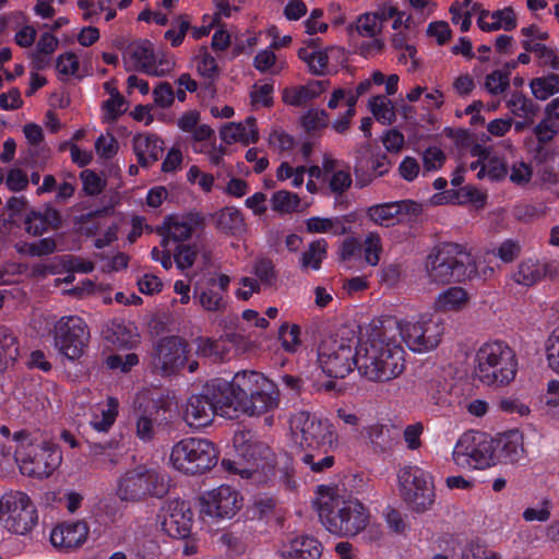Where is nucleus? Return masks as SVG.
<instances>
[{"label":"nucleus","instance_id":"35","mask_svg":"<svg viewBox=\"0 0 559 559\" xmlns=\"http://www.w3.org/2000/svg\"><path fill=\"white\" fill-rule=\"evenodd\" d=\"M468 302V293L463 287L452 286L437 296L435 308L442 312H456L466 308Z\"/></svg>","mask_w":559,"mask_h":559},{"label":"nucleus","instance_id":"38","mask_svg":"<svg viewBox=\"0 0 559 559\" xmlns=\"http://www.w3.org/2000/svg\"><path fill=\"white\" fill-rule=\"evenodd\" d=\"M119 402L116 397L109 396L106 405L99 408V413H95L91 420V426L99 432L108 431L118 415Z\"/></svg>","mask_w":559,"mask_h":559},{"label":"nucleus","instance_id":"28","mask_svg":"<svg viewBox=\"0 0 559 559\" xmlns=\"http://www.w3.org/2000/svg\"><path fill=\"white\" fill-rule=\"evenodd\" d=\"M60 223V213L51 206L31 211L24 219L25 230L33 236H39L49 229L58 228Z\"/></svg>","mask_w":559,"mask_h":559},{"label":"nucleus","instance_id":"40","mask_svg":"<svg viewBox=\"0 0 559 559\" xmlns=\"http://www.w3.org/2000/svg\"><path fill=\"white\" fill-rule=\"evenodd\" d=\"M217 228L224 233L237 235L245 231V219L236 207H225L217 214Z\"/></svg>","mask_w":559,"mask_h":559},{"label":"nucleus","instance_id":"12","mask_svg":"<svg viewBox=\"0 0 559 559\" xmlns=\"http://www.w3.org/2000/svg\"><path fill=\"white\" fill-rule=\"evenodd\" d=\"M402 499L416 513H424L435 502V487L430 475L417 466H404L397 474Z\"/></svg>","mask_w":559,"mask_h":559},{"label":"nucleus","instance_id":"43","mask_svg":"<svg viewBox=\"0 0 559 559\" xmlns=\"http://www.w3.org/2000/svg\"><path fill=\"white\" fill-rule=\"evenodd\" d=\"M326 247L328 243L324 239L312 241L300 257L301 269L319 270L321 262L326 257Z\"/></svg>","mask_w":559,"mask_h":559},{"label":"nucleus","instance_id":"33","mask_svg":"<svg viewBox=\"0 0 559 559\" xmlns=\"http://www.w3.org/2000/svg\"><path fill=\"white\" fill-rule=\"evenodd\" d=\"M367 439L376 452L391 451L399 441V435L393 426L372 424L365 428Z\"/></svg>","mask_w":559,"mask_h":559},{"label":"nucleus","instance_id":"55","mask_svg":"<svg viewBox=\"0 0 559 559\" xmlns=\"http://www.w3.org/2000/svg\"><path fill=\"white\" fill-rule=\"evenodd\" d=\"M197 60V70L200 75L206 79H214L218 75V67L216 60L211 56L206 48H201Z\"/></svg>","mask_w":559,"mask_h":559},{"label":"nucleus","instance_id":"9","mask_svg":"<svg viewBox=\"0 0 559 559\" xmlns=\"http://www.w3.org/2000/svg\"><path fill=\"white\" fill-rule=\"evenodd\" d=\"M407 347L417 353L435 349L444 334L443 320L433 313H423L416 320H392Z\"/></svg>","mask_w":559,"mask_h":559},{"label":"nucleus","instance_id":"49","mask_svg":"<svg viewBox=\"0 0 559 559\" xmlns=\"http://www.w3.org/2000/svg\"><path fill=\"white\" fill-rule=\"evenodd\" d=\"M510 86V70H495L487 74L484 88L492 96L503 94Z\"/></svg>","mask_w":559,"mask_h":559},{"label":"nucleus","instance_id":"53","mask_svg":"<svg viewBox=\"0 0 559 559\" xmlns=\"http://www.w3.org/2000/svg\"><path fill=\"white\" fill-rule=\"evenodd\" d=\"M58 46V39L49 34L45 33L41 35L37 43L36 52L33 56L34 62L38 69H41L46 64L45 56L52 53Z\"/></svg>","mask_w":559,"mask_h":559},{"label":"nucleus","instance_id":"46","mask_svg":"<svg viewBox=\"0 0 559 559\" xmlns=\"http://www.w3.org/2000/svg\"><path fill=\"white\" fill-rule=\"evenodd\" d=\"M369 109L373 117L382 124H391L395 120V109L390 99L378 95L369 99Z\"/></svg>","mask_w":559,"mask_h":559},{"label":"nucleus","instance_id":"54","mask_svg":"<svg viewBox=\"0 0 559 559\" xmlns=\"http://www.w3.org/2000/svg\"><path fill=\"white\" fill-rule=\"evenodd\" d=\"M382 252V241L377 233H369L364 240L365 261L372 266L378 265Z\"/></svg>","mask_w":559,"mask_h":559},{"label":"nucleus","instance_id":"17","mask_svg":"<svg viewBox=\"0 0 559 559\" xmlns=\"http://www.w3.org/2000/svg\"><path fill=\"white\" fill-rule=\"evenodd\" d=\"M127 71H140L152 76L169 74L175 66L173 58L156 55L153 44L148 40H136L129 44L122 55Z\"/></svg>","mask_w":559,"mask_h":559},{"label":"nucleus","instance_id":"20","mask_svg":"<svg viewBox=\"0 0 559 559\" xmlns=\"http://www.w3.org/2000/svg\"><path fill=\"white\" fill-rule=\"evenodd\" d=\"M162 530L171 538L183 539L192 526V512L186 501L173 499L165 502L159 512Z\"/></svg>","mask_w":559,"mask_h":559},{"label":"nucleus","instance_id":"7","mask_svg":"<svg viewBox=\"0 0 559 559\" xmlns=\"http://www.w3.org/2000/svg\"><path fill=\"white\" fill-rule=\"evenodd\" d=\"M289 429L293 443L302 452L334 451L338 447V435L333 424L309 412L299 411L293 414L289 419Z\"/></svg>","mask_w":559,"mask_h":559},{"label":"nucleus","instance_id":"25","mask_svg":"<svg viewBox=\"0 0 559 559\" xmlns=\"http://www.w3.org/2000/svg\"><path fill=\"white\" fill-rule=\"evenodd\" d=\"M88 536V526L83 521L62 523L50 533L53 547L69 550L82 546Z\"/></svg>","mask_w":559,"mask_h":559},{"label":"nucleus","instance_id":"63","mask_svg":"<svg viewBox=\"0 0 559 559\" xmlns=\"http://www.w3.org/2000/svg\"><path fill=\"white\" fill-rule=\"evenodd\" d=\"M253 271L259 281L270 287L274 284L276 275L274 265L269 259H260L254 263Z\"/></svg>","mask_w":559,"mask_h":559},{"label":"nucleus","instance_id":"21","mask_svg":"<svg viewBox=\"0 0 559 559\" xmlns=\"http://www.w3.org/2000/svg\"><path fill=\"white\" fill-rule=\"evenodd\" d=\"M202 508L210 516L233 518L241 507L239 493L229 486L222 485L205 492L202 498Z\"/></svg>","mask_w":559,"mask_h":559},{"label":"nucleus","instance_id":"61","mask_svg":"<svg viewBox=\"0 0 559 559\" xmlns=\"http://www.w3.org/2000/svg\"><path fill=\"white\" fill-rule=\"evenodd\" d=\"M521 253V246L518 241L507 239L492 250V254L504 263L513 262Z\"/></svg>","mask_w":559,"mask_h":559},{"label":"nucleus","instance_id":"27","mask_svg":"<svg viewBox=\"0 0 559 559\" xmlns=\"http://www.w3.org/2000/svg\"><path fill=\"white\" fill-rule=\"evenodd\" d=\"M493 441L496 463H515L523 457L524 437L519 430H510Z\"/></svg>","mask_w":559,"mask_h":559},{"label":"nucleus","instance_id":"15","mask_svg":"<svg viewBox=\"0 0 559 559\" xmlns=\"http://www.w3.org/2000/svg\"><path fill=\"white\" fill-rule=\"evenodd\" d=\"M37 512L29 497L21 491H10L0 498V521L17 535L31 532L37 523Z\"/></svg>","mask_w":559,"mask_h":559},{"label":"nucleus","instance_id":"32","mask_svg":"<svg viewBox=\"0 0 559 559\" xmlns=\"http://www.w3.org/2000/svg\"><path fill=\"white\" fill-rule=\"evenodd\" d=\"M133 150L138 163L142 167H150L158 160L164 151V146L163 141L154 134H139L133 139Z\"/></svg>","mask_w":559,"mask_h":559},{"label":"nucleus","instance_id":"48","mask_svg":"<svg viewBox=\"0 0 559 559\" xmlns=\"http://www.w3.org/2000/svg\"><path fill=\"white\" fill-rule=\"evenodd\" d=\"M195 298L199 305L209 312H223L226 308V300L224 295L213 287H207L198 293L195 290Z\"/></svg>","mask_w":559,"mask_h":559},{"label":"nucleus","instance_id":"44","mask_svg":"<svg viewBox=\"0 0 559 559\" xmlns=\"http://www.w3.org/2000/svg\"><path fill=\"white\" fill-rule=\"evenodd\" d=\"M331 451L310 450L300 453V461L310 467L314 473H322L334 464V456Z\"/></svg>","mask_w":559,"mask_h":559},{"label":"nucleus","instance_id":"6","mask_svg":"<svg viewBox=\"0 0 559 559\" xmlns=\"http://www.w3.org/2000/svg\"><path fill=\"white\" fill-rule=\"evenodd\" d=\"M228 382L215 379L207 382L200 394L187 401L183 419L194 428L210 425L215 414L231 417L228 400Z\"/></svg>","mask_w":559,"mask_h":559},{"label":"nucleus","instance_id":"24","mask_svg":"<svg viewBox=\"0 0 559 559\" xmlns=\"http://www.w3.org/2000/svg\"><path fill=\"white\" fill-rule=\"evenodd\" d=\"M200 224L201 217L197 214L166 217L163 226L158 228V234L163 237L160 246L166 248L169 240L179 242L189 239Z\"/></svg>","mask_w":559,"mask_h":559},{"label":"nucleus","instance_id":"31","mask_svg":"<svg viewBox=\"0 0 559 559\" xmlns=\"http://www.w3.org/2000/svg\"><path fill=\"white\" fill-rule=\"evenodd\" d=\"M221 139L227 143L240 142L242 144L255 143L259 140V131L255 119L248 117L243 122H229L221 129Z\"/></svg>","mask_w":559,"mask_h":559},{"label":"nucleus","instance_id":"19","mask_svg":"<svg viewBox=\"0 0 559 559\" xmlns=\"http://www.w3.org/2000/svg\"><path fill=\"white\" fill-rule=\"evenodd\" d=\"M188 344L178 336L162 338L153 355V365L162 374L169 376L180 370L186 361Z\"/></svg>","mask_w":559,"mask_h":559},{"label":"nucleus","instance_id":"2","mask_svg":"<svg viewBox=\"0 0 559 559\" xmlns=\"http://www.w3.org/2000/svg\"><path fill=\"white\" fill-rule=\"evenodd\" d=\"M230 411L248 416H261L280 405V391L274 382L251 370L237 372L228 383Z\"/></svg>","mask_w":559,"mask_h":559},{"label":"nucleus","instance_id":"60","mask_svg":"<svg viewBox=\"0 0 559 559\" xmlns=\"http://www.w3.org/2000/svg\"><path fill=\"white\" fill-rule=\"evenodd\" d=\"M546 358L548 367L559 373V328L555 329L546 342Z\"/></svg>","mask_w":559,"mask_h":559},{"label":"nucleus","instance_id":"36","mask_svg":"<svg viewBox=\"0 0 559 559\" xmlns=\"http://www.w3.org/2000/svg\"><path fill=\"white\" fill-rule=\"evenodd\" d=\"M195 353L199 356L207 357L213 361H222L231 349V344L227 340H212L209 337H198L195 340Z\"/></svg>","mask_w":559,"mask_h":559},{"label":"nucleus","instance_id":"64","mask_svg":"<svg viewBox=\"0 0 559 559\" xmlns=\"http://www.w3.org/2000/svg\"><path fill=\"white\" fill-rule=\"evenodd\" d=\"M445 162L444 153L436 147H428L423 154L424 171H435L442 167Z\"/></svg>","mask_w":559,"mask_h":559},{"label":"nucleus","instance_id":"23","mask_svg":"<svg viewBox=\"0 0 559 559\" xmlns=\"http://www.w3.org/2000/svg\"><path fill=\"white\" fill-rule=\"evenodd\" d=\"M559 275V264L556 261H539L525 259L512 274V280L525 287H531L545 278H555Z\"/></svg>","mask_w":559,"mask_h":559},{"label":"nucleus","instance_id":"13","mask_svg":"<svg viewBox=\"0 0 559 559\" xmlns=\"http://www.w3.org/2000/svg\"><path fill=\"white\" fill-rule=\"evenodd\" d=\"M358 343L355 337H329L318 348V361L322 371L330 378H345L355 366Z\"/></svg>","mask_w":559,"mask_h":559},{"label":"nucleus","instance_id":"10","mask_svg":"<svg viewBox=\"0 0 559 559\" xmlns=\"http://www.w3.org/2000/svg\"><path fill=\"white\" fill-rule=\"evenodd\" d=\"M234 447L248 465L242 466L240 462L223 459L222 466L225 471L239 474L242 478H250L259 468L272 467L273 453L270 447L265 442L254 439L250 432L240 431L235 433Z\"/></svg>","mask_w":559,"mask_h":559},{"label":"nucleus","instance_id":"47","mask_svg":"<svg viewBox=\"0 0 559 559\" xmlns=\"http://www.w3.org/2000/svg\"><path fill=\"white\" fill-rule=\"evenodd\" d=\"M507 107L514 116L532 120L537 112V106L521 93H513L507 100Z\"/></svg>","mask_w":559,"mask_h":559},{"label":"nucleus","instance_id":"3","mask_svg":"<svg viewBox=\"0 0 559 559\" xmlns=\"http://www.w3.org/2000/svg\"><path fill=\"white\" fill-rule=\"evenodd\" d=\"M12 441L15 442L14 461L21 473L29 477H48L62 461L58 448L44 439L39 431L17 430L13 432Z\"/></svg>","mask_w":559,"mask_h":559},{"label":"nucleus","instance_id":"26","mask_svg":"<svg viewBox=\"0 0 559 559\" xmlns=\"http://www.w3.org/2000/svg\"><path fill=\"white\" fill-rule=\"evenodd\" d=\"M370 513L357 499L348 498L344 519L340 521L338 536L353 537L362 532L369 524Z\"/></svg>","mask_w":559,"mask_h":559},{"label":"nucleus","instance_id":"30","mask_svg":"<svg viewBox=\"0 0 559 559\" xmlns=\"http://www.w3.org/2000/svg\"><path fill=\"white\" fill-rule=\"evenodd\" d=\"M135 405L141 414L136 419V437L144 441H151L155 436V421L158 407L153 401H148L145 395H139Z\"/></svg>","mask_w":559,"mask_h":559},{"label":"nucleus","instance_id":"42","mask_svg":"<svg viewBox=\"0 0 559 559\" xmlns=\"http://www.w3.org/2000/svg\"><path fill=\"white\" fill-rule=\"evenodd\" d=\"M530 87L535 98L546 100L559 93V74L551 73L535 78L530 82Z\"/></svg>","mask_w":559,"mask_h":559},{"label":"nucleus","instance_id":"56","mask_svg":"<svg viewBox=\"0 0 559 559\" xmlns=\"http://www.w3.org/2000/svg\"><path fill=\"white\" fill-rule=\"evenodd\" d=\"M282 347L288 353H295L300 345V329L298 325L283 324L278 331Z\"/></svg>","mask_w":559,"mask_h":559},{"label":"nucleus","instance_id":"52","mask_svg":"<svg viewBox=\"0 0 559 559\" xmlns=\"http://www.w3.org/2000/svg\"><path fill=\"white\" fill-rule=\"evenodd\" d=\"M298 56L301 60H304L309 70L317 75H321L324 73L328 67V55L321 50H309L307 48H301L298 51Z\"/></svg>","mask_w":559,"mask_h":559},{"label":"nucleus","instance_id":"39","mask_svg":"<svg viewBox=\"0 0 559 559\" xmlns=\"http://www.w3.org/2000/svg\"><path fill=\"white\" fill-rule=\"evenodd\" d=\"M480 166L477 178L483 179L488 177L490 180H500L507 176L506 163L497 156H486L481 160L471 164L472 169Z\"/></svg>","mask_w":559,"mask_h":559},{"label":"nucleus","instance_id":"22","mask_svg":"<svg viewBox=\"0 0 559 559\" xmlns=\"http://www.w3.org/2000/svg\"><path fill=\"white\" fill-rule=\"evenodd\" d=\"M392 163L385 154L373 153L369 144H362L355 151V174L360 186L369 182L372 177L389 173Z\"/></svg>","mask_w":559,"mask_h":559},{"label":"nucleus","instance_id":"59","mask_svg":"<svg viewBox=\"0 0 559 559\" xmlns=\"http://www.w3.org/2000/svg\"><path fill=\"white\" fill-rule=\"evenodd\" d=\"M119 148L118 141L110 134H100L95 142V150L97 155L104 159L112 158Z\"/></svg>","mask_w":559,"mask_h":559},{"label":"nucleus","instance_id":"51","mask_svg":"<svg viewBox=\"0 0 559 559\" xmlns=\"http://www.w3.org/2000/svg\"><path fill=\"white\" fill-rule=\"evenodd\" d=\"M299 202V197L296 193L286 190L276 191L271 199L272 210L282 214L296 211Z\"/></svg>","mask_w":559,"mask_h":559},{"label":"nucleus","instance_id":"5","mask_svg":"<svg viewBox=\"0 0 559 559\" xmlns=\"http://www.w3.org/2000/svg\"><path fill=\"white\" fill-rule=\"evenodd\" d=\"M516 372V355L504 342H487L477 349L474 358V376L481 383L507 385L514 380Z\"/></svg>","mask_w":559,"mask_h":559},{"label":"nucleus","instance_id":"4","mask_svg":"<svg viewBox=\"0 0 559 559\" xmlns=\"http://www.w3.org/2000/svg\"><path fill=\"white\" fill-rule=\"evenodd\" d=\"M425 265L429 281L436 284L462 282L477 275L472 252L465 246L454 242H443L435 247Z\"/></svg>","mask_w":559,"mask_h":559},{"label":"nucleus","instance_id":"58","mask_svg":"<svg viewBox=\"0 0 559 559\" xmlns=\"http://www.w3.org/2000/svg\"><path fill=\"white\" fill-rule=\"evenodd\" d=\"M523 47L526 51H532L538 58L543 59L546 64H550V67L554 70H557L559 68V58L551 49L547 48L544 44L524 40Z\"/></svg>","mask_w":559,"mask_h":559},{"label":"nucleus","instance_id":"62","mask_svg":"<svg viewBox=\"0 0 559 559\" xmlns=\"http://www.w3.org/2000/svg\"><path fill=\"white\" fill-rule=\"evenodd\" d=\"M139 364L136 354L130 353L126 355H111L107 357L106 365L109 369L128 372L132 367Z\"/></svg>","mask_w":559,"mask_h":559},{"label":"nucleus","instance_id":"1","mask_svg":"<svg viewBox=\"0 0 559 559\" xmlns=\"http://www.w3.org/2000/svg\"><path fill=\"white\" fill-rule=\"evenodd\" d=\"M404 355L392 320H372L366 328L365 338L358 342L355 366L366 380L385 383L404 372Z\"/></svg>","mask_w":559,"mask_h":559},{"label":"nucleus","instance_id":"18","mask_svg":"<svg viewBox=\"0 0 559 559\" xmlns=\"http://www.w3.org/2000/svg\"><path fill=\"white\" fill-rule=\"evenodd\" d=\"M348 498L334 488L320 486L316 508L322 525L334 535L340 534V521L344 519Z\"/></svg>","mask_w":559,"mask_h":559},{"label":"nucleus","instance_id":"34","mask_svg":"<svg viewBox=\"0 0 559 559\" xmlns=\"http://www.w3.org/2000/svg\"><path fill=\"white\" fill-rule=\"evenodd\" d=\"M322 544L312 536H301L293 539L283 550V556L289 559H319L322 555Z\"/></svg>","mask_w":559,"mask_h":559},{"label":"nucleus","instance_id":"37","mask_svg":"<svg viewBox=\"0 0 559 559\" xmlns=\"http://www.w3.org/2000/svg\"><path fill=\"white\" fill-rule=\"evenodd\" d=\"M356 31L362 37L373 38L371 47L381 50L383 43L378 38L382 32L381 21L373 13L361 14L356 21Z\"/></svg>","mask_w":559,"mask_h":559},{"label":"nucleus","instance_id":"8","mask_svg":"<svg viewBox=\"0 0 559 559\" xmlns=\"http://www.w3.org/2000/svg\"><path fill=\"white\" fill-rule=\"evenodd\" d=\"M168 488L165 473L154 467L139 465L120 477L117 495L123 501H139L145 497L162 498Z\"/></svg>","mask_w":559,"mask_h":559},{"label":"nucleus","instance_id":"16","mask_svg":"<svg viewBox=\"0 0 559 559\" xmlns=\"http://www.w3.org/2000/svg\"><path fill=\"white\" fill-rule=\"evenodd\" d=\"M53 345L69 360L80 358L87 347L90 330L79 316H64L53 325Z\"/></svg>","mask_w":559,"mask_h":559},{"label":"nucleus","instance_id":"45","mask_svg":"<svg viewBox=\"0 0 559 559\" xmlns=\"http://www.w3.org/2000/svg\"><path fill=\"white\" fill-rule=\"evenodd\" d=\"M19 355L17 338L13 331L0 325V366L14 361Z\"/></svg>","mask_w":559,"mask_h":559},{"label":"nucleus","instance_id":"29","mask_svg":"<svg viewBox=\"0 0 559 559\" xmlns=\"http://www.w3.org/2000/svg\"><path fill=\"white\" fill-rule=\"evenodd\" d=\"M103 334L108 342L119 347H131L139 341L135 324L120 319L109 321L103 330Z\"/></svg>","mask_w":559,"mask_h":559},{"label":"nucleus","instance_id":"50","mask_svg":"<svg viewBox=\"0 0 559 559\" xmlns=\"http://www.w3.org/2000/svg\"><path fill=\"white\" fill-rule=\"evenodd\" d=\"M109 445L93 443L90 445V457L96 468L112 467L117 464V459Z\"/></svg>","mask_w":559,"mask_h":559},{"label":"nucleus","instance_id":"11","mask_svg":"<svg viewBox=\"0 0 559 559\" xmlns=\"http://www.w3.org/2000/svg\"><path fill=\"white\" fill-rule=\"evenodd\" d=\"M170 463L186 474H201L216 464L214 444L206 439L186 438L177 442L170 453Z\"/></svg>","mask_w":559,"mask_h":559},{"label":"nucleus","instance_id":"41","mask_svg":"<svg viewBox=\"0 0 559 559\" xmlns=\"http://www.w3.org/2000/svg\"><path fill=\"white\" fill-rule=\"evenodd\" d=\"M368 218L379 226H390L399 219V205L395 202H386L372 205L367 209Z\"/></svg>","mask_w":559,"mask_h":559},{"label":"nucleus","instance_id":"57","mask_svg":"<svg viewBox=\"0 0 559 559\" xmlns=\"http://www.w3.org/2000/svg\"><path fill=\"white\" fill-rule=\"evenodd\" d=\"M301 121L307 131H316L325 128L330 118L324 109L312 108L302 116Z\"/></svg>","mask_w":559,"mask_h":559},{"label":"nucleus","instance_id":"14","mask_svg":"<svg viewBox=\"0 0 559 559\" xmlns=\"http://www.w3.org/2000/svg\"><path fill=\"white\" fill-rule=\"evenodd\" d=\"M495 441L485 433L462 435L453 450V460L463 468L484 469L496 464Z\"/></svg>","mask_w":559,"mask_h":559}]
</instances>
